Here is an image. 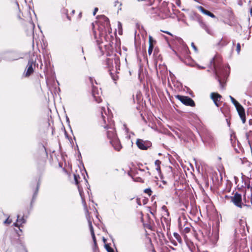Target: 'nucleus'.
Masks as SVG:
<instances>
[{
  "label": "nucleus",
  "instance_id": "nucleus-31",
  "mask_svg": "<svg viewBox=\"0 0 252 252\" xmlns=\"http://www.w3.org/2000/svg\"><path fill=\"white\" fill-rule=\"evenodd\" d=\"M136 203L139 206L141 205V200L140 198H137L136 200Z\"/></svg>",
  "mask_w": 252,
  "mask_h": 252
},
{
  "label": "nucleus",
  "instance_id": "nucleus-29",
  "mask_svg": "<svg viewBox=\"0 0 252 252\" xmlns=\"http://www.w3.org/2000/svg\"><path fill=\"white\" fill-rule=\"evenodd\" d=\"M110 74H111V77H112V79H113V80L116 81L117 80V79L118 78L117 76H114L113 75V73L111 72H110Z\"/></svg>",
  "mask_w": 252,
  "mask_h": 252
},
{
  "label": "nucleus",
  "instance_id": "nucleus-21",
  "mask_svg": "<svg viewBox=\"0 0 252 252\" xmlns=\"http://www.w3.org/2000/svg\"><path fill=\"white\" fill-rule=\"evenodd\" d=\"M173 235L177 241H178L179 242H180L181 241V237L178 233L174 232Z\"/></svg>",
  "mask_w": 252,
  "mask_h": 252
},
{
  "label": "nucleus",
  "instance_id": "nucleus-19",
  "mask_svg": "<svg viewBox=\"0 0 252 252\" xmlns=\"http://www.w3.org/2000/svg\"><path fill=\"white\" fill-rule=\"evenodd\" d=\"M228 41L224 38H221L218 42V46L220 47H223L227 44Z\"/></svg>",
  "mask_w": 252,
  "mask_h": 252
},
{
  "label": "nucleus",
  "instance_id": "nucleus-8",
  "mask_svg": "<svg viewBox=\"0 0 252 252\" xmlns=\"http://www.w3.org/2000/svg\"><path fill=\"white\" fill-rule=\"evenodd\" d=\"M195 16L196 18L197 21L199 24L200 26L208 34H213V31L205 23L203 22L201 17L197 14H195Z\"/></svg>",
  "mask_w": 252,
  "mask_h": 252
},
{
  "label": "nucleus",
  "instance_id": "nucleus-44",
  "mask_svg": "<svg viewBox=\"0 0 252 252\" xmlns=\"http://www.w3.org/2000/svg\"><path fill=\"white\" fill-rule=\"evenodd\" d=\"M74 12H75V11H74V10H72V14H74Z\"/></svg>",
  "mask_w": 252,
  "mask_h": 252
},
{
  "label": "nucleus",
  "instance_id": "nucleus-33",
  "mask_svg": "<svg viewBox=\"0 0 252 252\" xmlns=\"http://www.w3.org/2000/svg\"><path fill=\"white\" fill-rule=\"evenodd\" d=\"M97 11H98V8L95 7L94 9V12H93V15H95L96 14V12H97Z\"/></svg>",
  "mask_w": 252,
  "mask_h": 252
},
{
  "label": "nucleus",
  "instance_id": "nucleus-25",
  "mask_svg": "<svg viewBox=\"0 0 252 252\" xmlns=\"http://www.w3.org/2000/svg\"><path fill=\"white\" fill-rule=\"evenodd\" d=\"M12 222L11 220L9 219V217L7 218L6 220H5L3 222L4 224H9Z\"/></svg>",
  "mask_w": 252,
  "mask_h": 252
},
{
  "label": "nucleus",
  "instance_id": "nucleus-43",
  "mask_svg": "<svg viewBox=\"0 0 252 252\" xmlns=\"http://www.w3.org/2000/svg\"><path fill=\"white\" fill-rule=\"evenodd\" d=\"M124 126L125 127V128H126V131H127V128L126 127V125H124Z\"/></svg>",
  "mask_w": 252,
  "mask_h": 252
},
{
  "label": "nucleus",
  "instance_id": "nucleus-39",
  "mask_svg": "<svg viewBox=\"0 0 252 252\" xmlns=\"http://www.w3.org/2000/svg\"><path fill=\"white\" fill-rule=\"evenodd\" d=\"M214 58H213V59L211 60V61H210V63H211V64H212V63H214Z\"/></svg>",
  "mask_w": 252,
  "mask_h": 252
},
{
  "label": "nucleus",
  "instance_id": "nucleus-9",
  "mask_svg": "<svg viewBox=\"0 0 252 252\" xmlns=\"http://www.w3.org/2000/svg\"><path fill=\"white\" fill-rule=\"evenodd\" d=\"M101 94V91L100 90H98V89L94 87V85L93 84L92 94L95 100L97 103H100L102 101Z\"/></svg>",
  "mask_w": 252,
  "mask_h": 252
},
{
  "label": "nucleus",
  "instance_id": "nucleus-7",
  "mask_svg": "<svg viewBox=\"0 0 252 252\" xmlns=\"http://www.w3.org/2000/svg\"><path fill=\"white\" fill-rule=\"evenodd\" d=\"M136 144L138 148L142 150H146L152 146V143L149 141H144L141 139H137Z\"/></svg>",
  "mask_w": 252,
  "mask_h": 252
},
{
  "label": "nucleus",
  "instance_id": "nucleus-20",
  "mask_svg": "<svg viewBox=\"0 0 252 252\" xmlns=\"http://www.w3.org/2000/svg\"><path fill=\"white\" fill-rule=\"evenodd\" d=\"M214 137L211 133H207L206 135L205 140L206 142L210 143L213 141Z\"/></svg>",
  "mask_w": 252,
  "mask_h": 252
},
{
  "label": "nucleus",
  "instance_id": "nucleus-24",
  "mask_svg": "<svg viewBox=\"0 0 252 252\" xmlns=\"http://www.w3.org/2000/svg\"><path fill=\"white\" fill-rule=\"evenodd\" d=\"M152 190L150 188L146 189L144 190V192L149 194V195H151L152 193Z\"/></svg>",
  "mask_w": 252,
  "mask_h": 252
},
{
  "label": "nucleus",
  "instance_id": "nucleus-41",
  "mask_svg": "<svg viewBox=\"0 0 252 252\" xmlns=\"http://www.w3.org/2000/svg\"><path fill=\"white\" fill-rule=\"evenodd\" d=\"M90 80L91 82L93 84V82H92V81H93V78H91V77H90Z\"/></svg>",
  "mask_w": 252,
  "mask_h": 252
},
{
  "label": "nucleus",
  "instance_id": "nucleus-10",
  "mask_svg": "<svg viewBox=\"0 0 252 252\" xmlns=\"http://www.w3.org/2000/svg\"><path fill=\"white\" fill-rule=\"evenodd\" d=\"M87 220H88V223H89V228H90V231H91V235H92V238H93L94 244L95 246L96 245V238H95V235H94V229H93L92 221L91 220L90 217V216L89 215H87Z\"/></svg>",
  "mask_w": 252,
  "mask_h": 252
},
{
  "label": "nucleus",
  "instance_id": "nucleus-6",
  "mask_svg": "<svg viewBox=\"0 0 252 252\" xmlns=\"http://www.w3.org/2000/svg\"><path fill=\"white\" fill-rule=\"evenodd\" d=\"M231 200L236 206L239 208H242L243 206H245L242 202L241 195L238 192H236L231 197Z\"/></svg>",
  "mask_w": 252,
  "mask_h": 252
},
{
  "label": "nucleus",
  "instance_id": "nucleus-2",
  "mask_svg": "<svg viewBox=\"0 0 252 252\" xmlns=\"http://www.w3.org/2000/svg\"><path fill=\"white\" fill-rule=\"evenodd\" d=\"M98 30L101 37H105L107 33H111L109 19L104 15H101L98 20Z\"/></svg>",
  "mask_w": 252,
  "mask_h": 252
},
{
  "label": "nucleus",
  "instance_id": "nucleus-15",
  "mask_svg": "<svg viewBox=\"0 0 252 252\" xmlns=\"http://www.w3.org/2000/svg\"><path fill=\"white\" fill-rule=\"evenodd\" d=\"M149 46L148 52L149 55H151V54L153 52V48H154L153 44H154V43L156 42V41L153 39V38L151 36H149Z\"/></svg>",
  "mask_w": 252,
  "mask_h": 252
},
{
  "label": "nucleus",
  "instance_id": "nucleus-13",
  "mask_svg": "<svg viewBox=\"0 0 252 252\" xmlns=\"http://www.w3.org/2000/svg\"><path fill=\"white\" fill-rule=\"evenodd\" d=\"M33 62L32 61H29L27 65V69L26 72V76H30L33 71L32 65Z\"/></svg>",
  "mask_w": 252,
  "mask_h": 252
},
{
  "label": "nucleus",
  "instance_id": "nucleus-3",
  "mask_svg": "<svg viewBox=\"0 0 252 252\" xmlns=\"http://www.w3.org/2000/svg\"><path fill=\"white\" fill-rule=\"evenodd\" d=\"M216 78L218 80L221 88H223L222 80H224L228 76V69L226 66L217 68L214 66Z\"/></svg>",
  "mask_w": 252,
  "mask_h": 252
},
{
  "label": "nucleus",
  "instance_id": "nucleus-32",
  "mask_svg": "<svg viewBox=\"0 0 252 252\" xmlns=\"http://www.w3.org/2000/svg\"><path fill=\"white\" fill-rule=\"evenodd\" d=\"M191 46L193 48V49L194 50V51L195 52H197V48L196 47V46H195V45L193 43H191Z\"/></svg>",
  "mask_w": 252,
  "mask_h": 252
},
{
  "label": "nucleus",
  "instance_id": "nucleus-27",
  "mask_svg": "<svg viewBox=\"0 0 252 252\" xmlns=\"http://www.w3.org/2000/svg\"><path fill=\"white\" fill-rule=\"evenodd\" d=\"M190 230V229L189 227H186L184 228L183 231L184 232H185V233H189Z\"/></svg>",
  "mask_w": 252,
  "mask_h": 252
},
{
  "label": "nucleus",
  "instance_id": "nucleus-40",
  "mask_svg": "<svg viewBox=\"0 0 252 252\" xmlns=\"http://www.w3.org/2000/svg\"><path fill=\"white\" fill-rule=\"evenodd\" d=\"M250 13L251 15H252V7L250 8Z\"/></svg>",
  "mask_w": 252,
  "mask_h": 252
},
{
  "label": "nucleus",
  "instance_id": "nucleus-1",
  "mask_svg": "<svg viewBox=\"0 0 252 252\" xmlns=\"http://www.w3.org/2000/svg\"><path fill=\"white\" fill-rule=\"evenodd\" d=\"M100 112L102 119L104 121V124H106V118L107 119L109 123V125H106L104 126V127L107 130V136L108 138L111 141L113 139L117 138L116 134L115 133V129L113 127V123L110 122V117L107 116L105 108L104 107H101Z\"/></svg>",
  "mask_w": 252,
  "mask_h": 252
},
{
  "label": "nucleus",
  "instance_id": "nucleus-28",
  "mask_svg": "<svg viewBox=\"0 0 252 252\" xmlns=\"http://www.w3.org/2000/svg\"><path fill=\"white\" fill-rule=\"evenodd\" d=\"M161 163V162L159 160H156L155 162V164L157 167L160 166V164Z\"/></svg>",
  "mask_w": 252,
  "mask_h": 252
},
{
  "label": "nucleus",
  "instance_id": "nucleus-34",
  "mask_svg": "<svg viewBox=\"0 0 252 252\" xmlns=\"http://www.w3.org/2000/svg\"><path fill=\"white\" fill-rule=\"evenodd\" d=\"M162 32H164V33H167V34H168L169 35H170L172 36V33H170V32H168V31H162Z\"/></svg>",
  "mask_w": 252,
  "mask_h": 252
},
{
  "label": "nucleus",
  "instance_id": "nucleus-36",
  "mask_svg": "<svg viewBox=\"0 0 252 252\" xmlns=\"http://www.w3.org/2000/svg\"><path fill=\"white\" fill-rule=\"evenodd\" d=\"M162 209L163 210H165V211H167L166 207L165 206H163L162 207Z\"/></svg>",
  "mask_w": 252,
  "mask_h": 252
},
{
  "label": "nucleus",
  "instance_id": "nucleus-12",
  "mask_svg": "<svg viewBox=\"0 0 252 252\" xmlns=\"http://www.w3.org/2000/svg\"><path fill=\"white\" fill-rule=\"evenodd\" d=\"M110 142L116 150L119 151L121 149L122 146L117 138L111 140Z\"/></svg>",
  "mask_w": 252,
  "mask_h": 252
},
{
  "label": "nucleus",
  "instance_id": "nucleus-38",
  "mask_svg": "<svg viewBox=\"0 0 252 252\" xmlns=\"http://www.w3.org/2000/svg\"><path fill=\"white\" fill-rule=\"evenodd\" d=\"M108 252H113V250L110 248L109 249H107Z\"/></svg>",
  "mask_w": 252,
  "mask_h": 252
},
{
  "label": "nucleus",
  "instance_id": "nucleus-16",
  "mask_svg": "<svg viewBox=\"0 0 252 252\" xmlns=\"http://www.w3.org/2000/svg\"><path fill=\"white\" fill-rule=\"evenodd\" d=\"M160 12H163V15L161 16L162 18H166L169 16L170 10L167 7H164L160 9Z\"/></svg>",
  "mask_w": 252,
  "mask_h": 252
},
{
  "label": "nucleus",
  "instance_id": "nucleus-37",
  "mask_svg": "<svg viewBox=\"0 0 252 252\" xmlns=\"http://www.w3.org/2000/svg\"><path fill=\"white\" fill-rule=\"evenodd\" d=\"M250 125H252V119H250L249 121Z\"/></svg>",
  "mask_w": 252,
  "mask_h": 252
},
{
  "label": "nucleus",
  "instance_id": "nucleus-23",
  "mask_svg": "<svg viewBox=\"0 0 252 252\" xmlns=\"http://www.w3.org/2000/svg\"><path fill=\"white\" fill-rule=\"evenodd\" d=\"M78 178H79V176L78 175H74V179L75 183L76 185H78Z\"/></svg>",
  "mask_w": 252,
  "mask_h": 252
},
{
  "label": "nucleus",
  "instance_id": "nucleus-30",
  "mask_svg": "<svg viewBox=\"0 0 252 252\" xmlns=\"http://www.w3.org/2000/svg\"><path fill=\"white\" fill-rule=\"evenodd\" d=\"M38 188H39V185L38 184L37 186V187H36V191H35V192H34V193L33 194V198L35 197V196L36 195V194L37 193V192H38Z\"/></svg>",
  "mask_w": 252,
  "mask_h": 252
},
{
  "label": "nucleus",
  "instance_id": "nucleus-26",
  "mask_svg": "<svg viewBox=\"0 0 252 252\" xmlns=\"http://www.w3.org/2000/svg\"><path fill=\"white\" fill-rule=\"evenodd\" d=\"M241 50V46L240 44L239 43H238L237 44V47H236V51L238 54H239Z\"/></svg>",
  "mask_w": 252,
  "mask_h": 252
},
{
  "label": "nucleus",
  "instance_id": "nucleus-4",
  "mask_svg": "<svg viewBox=\"0 0 252 252\" xmlns=\"http://www.w3.org/2000/svg\"><path fill=\"white\" fill-rule=\"evenodd\" d=\"M229 97L231 100L232 103L235 106L238 114L242 121V123L244 124L246 122V115L245 109L243 107L236 101L232 96L230 95Z\"/></svg>",
  "mask_w": 252,
  "mask_h": 252
},
{
  "label": "nucleus",
  "instance_id": "nucleus-11",
  "mask_svg": "<svg viewBox=\"0 0 252 252\" xmlns=\"http://www.w3.org/2000/svg\"><path fill=\"white\" fill-rule=\"evenodd\" d=\"M211 98L213 100L216 106L219 107V104L218 102L220 101L221 98V96L218 93H212L211 94Z\"/></svg>",
  "mask_w": 252,
  "mask_h": 252
},
{
  "label": "nucleus",
  "instance_id": "nucleus-5",
  "mask_svg": "<svg viewBox=\"0 0 252 252\" xmlns=\"http://www.w3.org/2000/svg\"><path fill=\"white\" fill-rule=\"evenodd\" d=\"M175 97L180 100L183 104L191 107L195 106L194 101L189 96H183L181 95H177Z\"/></svg>",
  "mask_w": 252,
  "mask_h": 252
},
{
  "label": "nucleus",
  "instance_id": "nucleus-22",
  "mask_svg": "<svg viewBox=\"0 0 252 252\" xmlns=\"http://www.w3.org/2000/svg\"><path fill=\"white\" fill-rule=\"evenodd\" d=\"M67 12H68L67 10L66 9H63L62 10V13L66 15V16L68 19L70 20L69 17L68 16Z\"/></svg>",
  "mask_w": 252,
  "mask_h": 252
},
{
  "label": "nucleus",
  "instance_id": "nucleus-42",
  "mask_svg": "<svg viewBox=\"0 0 252 252\" xmlns=\"http://www.w3.org/2000/svg\"><path fill=\"white\" fill-rule=\"evenodd\" d=\"M198 68H201V69H203V68H204L205 67H202V66H198Z\"/></svg>",
  "mask_w": 252,
  "mask_h": 252
},
{
  "label": "nucleus",
  "instance_id": "nucleus-18",
  "mask_svg": "<svg viewBox=\"0 0 252 252\" xmlns=\"http://www.w3.org/2000/svg\"><path fill=\"white\" fill-rule=\"evenodd\" d=\"M25 220L22 217V218H19V216H17V221L14 223L15 226L20 227L21 225L25 223Z\"/></svg>",
  "mask_w": 252,
  "mask_h": 252
},
{
  "label": "nucleus",
  "instance_id": "nucleus-35",
  "mask_svg": "<svg viewBox=\"0 0 252 252\" xmlns=\"http://www.w3.org/2000/svg\"><path fill=\"white\" fill-rule=\"evenodd\" d=\"M156 169V170H157V171L158 173H160V166L157 167Z\"/></svg>",
  "mask_w": 252,
  "mask_h": 252
},
{
  "label": "nucleus",
  "instance_id": "nucleus-14",
  "mask_svg": "<svg viewBox=\"0 0 252 252\" xmlns=\"http://www.w3.org/2000/svg\"><path fill=\"white\" fill-rule=\"evenodd\" d=\"M198 8L203 14H204L206 15H208L212 18L216 17L215 15L213 13H212L211 12L209 11L208 10L205 9L202 6H200L198 7Z\"/></svg>",
  "mask_w": 252,
  "mask_h": 252
},
{
  "label": "nucleus",
  "instance_id": "nucleus-17",
  "mask_svg": "<svg viewBox=\"0 0 252 252\" xmlns=\"http://www.w3.org/2000/svg\"><path fill=\"white\" fill-rule=\"evenodd\" d=\"M78 190H79V194H80V195L81 196V197L82 198V203H83V205L84 206L85 209L86 210V214H88L89 213V211H88V209L87 208L86 203L85 202L84 197L83 196V191L82 189L80 188L79 186H78Z\"/></svg>",
  "mask_w": 252,
  "mask_h": 252
}]
</instances>
